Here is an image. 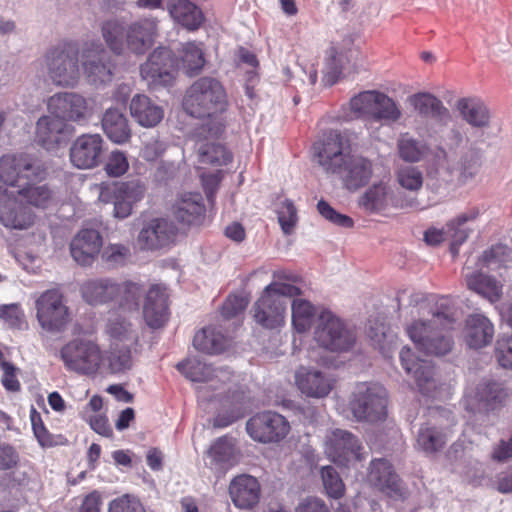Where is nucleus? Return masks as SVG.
I'll return each mask as SVG.
<instances>
[{
	"mask_svg": "<svg viewBox=\"0 0 512 512\" xmlns=\"http://www.w3.org/2000/svg\"><path fill=\"white\" fill-rule=\"evenodd\" d=\"M387 188L379 183L370 187L360 198L359 204L366 211L380 212L386 207Z\"/></svg>",
	"mask_w": 512,
	"mask_h": 512,
	"instance_id": "50",
	"label": "nucleus"
},
{
	"mask_svg": "<svg viewBox=\"0 0 512 512\" xmlns=\"http://www.w3.org/2000/svg\"><path fill=\"white\" fill-rule=\"evenodd\" d=\"M181 62L186 74H197L204 67V53L202 49L195 43H186L182 47Z\"/></svg>",
	"mask_w": 512,
	"mask_h": 512,
	"instance_id": "48",
	"label": "nucleus"
},
{
	"mask_svg": "<svg viewBox=\"0 0 512 512\" xmlns=\"http://www.w3.org/2000/svg\"><path fill=\"white\" fill-rule=\"evenodd\" d=\"M249 436L260 443L283 440L290 431L289 422L279 413L264 411L252 416L246 423Z\"/></svg>",
	"mask_w": 512,
	"mask_h": 512,
	"instance_id": "15",
	"label": "nucleus"
},
{
	"mask_svg": "<svg viewBox=\"0 0 512 512\" xmlns=\"http://www.w3.org/2000/svg\"><path fill=\"white\" fill-rule=\"evenodd\" d=\"M228 493L236 508L250 510L260 501L261 485L256 477L239 474L230 481Z\"/></svg>",
	"mask_w": 512,
	"mask_h": 512,
	"instance_id": "24",
	"label": "nucleus"
},
{
	"mask_svg": "<svg viewBox=\"0 0 512 512\" xmlns=\"http://www.w3.org/2000/svg\"><path fill=\"white\" fill-rule=\"evenodd\" d=\"M292 325L299 333L310 330L316 317V307L308 300L295 298L291 304Z\"/></svg>",
	"mask_w": 512,
	"mask_h": 512,
	"instance_id": "45",
	"label": "nucleus"
},
{
	"mask_svg": "<svg viewBox=\"0 0 512 512\" xmlns=\"http://www.w3.org/2000/svg\"><path fill=\"white\" fill-rule=\"evenodd\" d=\"M50 114L68 122L81 124L93 114L90 99L76 92H59L52 95L47 102Z\"/></svg>",
	"mask_w": 512,
	"mask_h": 512,
	"instance_id": "12",
	"label": "nucleus"
},
{
	"mask_svg": "<svg viewBox=\"0 0 512 512\" xmlns=\"http://www.w3.org/2000/svg\"><path fill=\"white\" fill-rule=\"evenodd\" d=\"M362 450L363 447L358 438L346 430L335 429L326 440L325 452L334 463L340 466L348 467L351 461L365 459Z\"/></svg>",
	"mask_w": 512,
	"mask_h": 512,
	"instance_id": "18",
	"label": "nucleus"
},
{
	"mask_svg": "<svg viewBox=\"0 0 512 512\" xmlns=\"http://www.w3.org/2000/svg\"><path fill=\"white\" fill-rule=\"evenodd\" d=\"M466 283L470 290L487 298L490 302H496L501 298L502 286L491 276L474 272L466 275Z\"/></svg>",
	"mask_w": 512,
	"mask_h": 512,
	"instance_id": "43",
	"label": "nucleus"
},
{
	"mask_svg": "<svg viewBox=\"0 0 512 512\" xmlns=\"http://www.w3.org/2000/svg\"><path fill=\"white\" fill-rule=\"evenodd\" d=\"M140 73L150 86H169L177 74V60L172 50L156 48L140 67Z\"/></svg>",
	"mask_w": 512,
	"mask_h": 512,
	"instance_id": "14",
	"label": "nucleus"
},
{
	"mask_svg": "<svg viewBox=\"0 0 512 512\" xmlns=\"http://www.w3.org/2000/svg\"><path fill=\"white\" fill-rule=\"evenodd\" d=\"M399 156L402 160L409 163L421 161L427 154L428 146L408 135L402 134L397 141Z\"/></svg>",
	"mask_w": 512,
	"mask_h": 512,
	"instance_id": "47",
	"label": "nucleus"
},
{
	"mask_svg": "<svg viewBox=\"0 0 512 512\" xmlns=\"http://www.w3.org/2000/svg\"><path fill=\"white\" fill-rule=\"evenodd\" d=\"M101 32L107 46L117 55L125 50L143 55L154 44L158 34V21L155 18H143L125 25L118 19L102 23Z\"/></svg>",
	"mask_w": 512,
	"mask_h": 512,
	"instance_id": "4",
	"label": "nucleus"
},
{
	"mask_svg": "<svg viewBox=\"0 0 512 512\" xmlns=\"http://www.w3.org/2000/svg\"><path fill=\"white\" fill-rule=\"evenodd\" d=\"M60 357L67 370L86 376L96 374L102 362L98 344L84 339H74L65 344L60 350Z\"/></svg>",
	"mask_w": 512,
	"mask_h": 512,
	"instance_id": "11",
	"label": "nucleus"
},
{
	"mask_svg": "<svg viewBox=\"0 0 512 512\" xmlns=\"http://www.w3.org/2000/svg\"><path fill=\"white\" fill-rule=\"evenodd\" d=\"M387 404L385 388L376 383H358L349 398V409L356 420L370 423L385 420Z\"/></svg>",
	"mask_w": 512,
	"mask_h": 512,
	"instance_id": "8",
	"label": "nucleus"
},
{
	"mask_svg": "<svg viewBox=\"0 0 512 512\" xmlns=\"http://www.w3.org/2000/svg\"><path fill=\"white\" fill-rule=\"evenodd\" d=\"M207 455L212 468L227 472L239 463L240 451L234 440L228 436L217 438L209 447Z\"/></svg>",
	"mask_w": 512,
	"mask_h": 512,
	"instance_id": "31",
	"label": "nucleus"
},
{
	"mask_svg": "<svg viewBox=\"0 0 512 512\" xmlns=\"http://www.w3.org/2000/svg\"><path fill=\"white\" fill-rule=\"evenodd\" d=\"M82 66L88 81L94 84L111 81L115 69V64L102 44L96 41L85 43Z\"/></svg>",
	"mask_w": 512,
	"mask_h": 512,
	"instance_id": "17",
	"label": "nucleus"
},
{
	"mask_svg": "<svg viewBox=\"0 0 512 512\" xmlns=\"http://www.w3.org/2000/svg\"><path fill=\"white\" fill-rule=\"evenodd\" d=\"M206 207L199 192H186L180 194L173 205V215L186 225L200 224L205 217Z\"/></svg>",
	"mask_w": 512,
	"mask_h": 512,
	"instance_id": "30",
	"label": "nucleus"
},
{
	"mask_svg": "<svg viewBox=\"0 0 512 512\" xmlns=\"http://www.w3.org/2000/svg\"><path fill=\"white\" fill-rule=\"evenodd\" d=\"M36 318L48 332H61L69 322V310L57 289L44 291L35 302Z\"/></svg>",
	"mask_w": 512,
	"mask_h": 512,
	"instance_id": "13",
	"label": "nucleus"
},
{
	"mask_svg": "<svg viewBox=\"0 0 512 512\" xmlns=\"http://www.w3.org/2000/svg\"><path fill=\"white\" fill-rule=\"evenodd\" d=\"M227 93L216 78L204 76L195 80L185 91L182 107L198 119L213 118L226 111Z\"/></svg>",
	"mask_w": 512,
	"mask_h": 512,
	"instance_id": "5",
	"label": "nucleus"
},
{
	"mask_svg": "<svg viewBox=\"0 0 512 512\" xmlns=\"http://www.w3.org/2000/svg\"><path fill=\"white\" fill-rule=\"evenodd\" d=\"M511 253L510 248L502 243H497L486 249L479 258V262L484 266L492 264H501L506 261Z\"/></svg>",
	"mask_w": 512,
	"mask_h": 512,
	"instance_id": "57",
	"label": "nucleus"
},
{
	"mask_svg": "<svg viewBox=\"0 0 512 512\" xmlns=\"http://www.w3.org/2000/svg\"><path fill=\"white\" fill-rule=\"evenodd\" d=\"M103 153V138L99 134H82L70 148L71 163L79 169L98 166Z\"/></svg>",
	"mask_w": 512,
	"mask_h": 512,
	"instance_id": "22",
	"label": "nucleus"
},
{
	"mask_svg": "<svg viewBox=\"0 0 512 512\" xmlns=\"http://www.w3.org/2000/svg\"><path fill=\"white\" fill-rule=\"evenodd\" d=\"M317 210L323 218L337 226L351 228L354 225V221L351 217L337 212L323 199L318 201Z\"/></svg>",
	"mask_w": 512,
	"mask_h": 512,
	"instance_id": "54",
	"label": "nucleus"
},
{
	"mask_svg": "<svg viewBox=\"0 0 512 512\" xmlns=\"http://www.w3.org/2000/svg\"><path fill=\"white\" fill-rule=\"evenodd\" d=\"M30 420L35 437L43 447L53 445V436L46 429L41 414L32 406L30 411Z\"/></svg>",
	"mask_w": 512,
	"mask_h": 512,
	"instance_id": "59",
	"label": "nucleus"
},
{
	"mask_svg": "<svg viewBox=\"0 0 512 512\" xmlns=\"http://www.w3.org/2000/svg\"><path fill=\"white\" fill-rule=\"evenodd\" d=\"M23 317V311L18 304L0 306V318L11 328H20Z\"/></svg>",
	"mask_w": 512,
	"mask_h": 512,
	"instance_id": "64",
	"label": "nucleus"
},
{
	"mask_svg": "<svg viewBox=\"0 0 512 512\" xmlns=\"http://www.w3.org/2000/svg\"><path fill=\"white\" fill-rule=\"evenodd\" d=\"M144 289L139 283L127 280L117 283L113 303L124 313L138 312Z\"/></svg>",
	"mask_w": 512,
	"mask_h": 512,
	"instance_id": "40",
	"label": "nucleus"
},
{
	"mask_svg": "<svg viewBox=\"0 0 512 512\" xmlns=\"http://www.w3.org/2000/svg\"><path fill=\"white\" fill-rule=\"evenodd\" d=\"M448 434L442 427L429 422L420 426L416 437V447L426 455H434L447 444Z\"/></svg>",
	"mask_w": 512,
	"mask_h": 512,
	"instance_id": "37",
	"label": "nucleus"
},
{
	"mask_svg": "<svg viewBox=\"0 0 512 512\" xmlns=\"http://www.w3.org/2000/svg\"><path fill=\"white\" fill-rule=\"evenodd\" d=\"M97 190L100 202L114 205V217L125 219L132 214L134 206L144 199L147 189L142 180L130 179L101 182Z\"/></svg>",
	"mask_w": 512,
	"mask_h": 512,
	"instance_id": "7",
	"label": "nucleus"
},
{
	"mask_svg": "<svg viewBox=\"0 0 512 512\" xmlns=\"http://www.w3.org/2000/svg\"><path fill=\"white\" fill-rule=\"evenodd\" d=\"M400 361L405 372L415 380L419 391L423 395H429L430 391L435 388L432 363L416 357L409 347H403L400 351Z\"/></svg>",
	"mask_w": 512,
	"mask_h": 512,
	"instance_id": "25",
	"label": "nucleus"
},
{
	"mask_svg": "<svg viewBox=\"0 0 512 512\" xmlns=\"http://www.w3.org/2000/svg\"><path fill=\"white\" fill-rule=\"evenodd\" d=\"M321 478L325 492L329 497L339 499L344 495L345 485L334 467H322Z\"/></svg>",
	"mask_w": 512,
	"mask_h": 512,
	"instance_id": "51",
	"label": "nucleus"
},
{
	"mask_svg": "<svg viewBox=\"0 0 512 512\" xmlns=\"http://www.w3.org/2000/svg\"><path fill=\"white\" fill-rule=\"evenodd\" d=\"M495 357L500 366L512 369V335H502L495 345Z\"/></svg>",
	"mask_w": 512,
	"mask_h": 512,
	"instance_id": "58",
	"label": "nucleus"
},
{
	"mask_svg": "<svg viewBox=\"0 0 512 512\" xmlns=\"http://www.w3.org/2000/svg\"><path fill=\"white\" fill-rule=\"evenodd\" d=\"M479 167L480 161L477 153L473 152L469 155H465L459 164L458 180L460 182H466L478 172Z\"/></svg>",
	"mask_w": 512,
	"mask_h": 512,
	"instance_id": "63",
	"label": "nucleus"
},
{
	"mask_svg": "<svg viewBox=\"0 0 512 512\" xmlns=\"http://www.w3.org/2000/svg\"><path fill=\"white\" fill-rule=\"evenodd\" d=\"M314 339L321 347L333 352L348 351L355 343L353 332L328 309H322L317 316Z\"/></svg>",
	"mask_w": 512,
	"mask_h": 512,
	"instance_id": "10",
	"label": "nucleus"
},
{
	"mask_svg": "<svg viewBox=\"0 0 512 512\" xmlns=\"http://www.w3.org/2000/svg\"><path fill=\"white\" fill-rule=\"evenodd\" d=\"M176 227L166 219H152L143 227L138 235V243L142 249L157 250L173 241Z\"/></svg>",
	"mask_w": 512,
	"mask_h": 512,
	"instance_id": "27",
	"label": "nucleus"
},
{
	"mask_svg": "<svg viewBox=\"0 0 512 512\" xmlns=\"http://www.w3.org/2000/svg\"><path fill=\"white\" fill-rule=\"evenodd\" d=\"M408 101L420 115L425 117H440L448 112L441 100L430 93L413 94L409 96Z\"/></svg>",
	"mask_w": 512,
	"mask_h": 512,
	"instance_id": "46",
	"label": "nucleus"
},
{
	"mask_svg": "<svg viewBox=\"0 0 512 512\" xmlns=\"http://www.w3.org/2000/svg\"><path fill=\"white\" fill-rule=\"evenodd\" d=\"M227 338L215 327L209 326L198 331L193 338V346L206 354H219L226 348Z\"/></svg>",
	"mask_w": 512,
	"mask_h": 512,
	"instance_id": "42",
	"label": "nucleus"
},
{
	"mask_svg": "<svg viewBox=\"0 0 512 512\" xmlns=\"http://www.w3.org/2000/svg\"><path fill=\"white\" fill-rule=\"evenodd\" d=\"M73 128L60 118L50 115L41 116L36 122L35 141L44 149H58L68 142Z\"/></svg>",
	"mask_w": 512,
	"mask_h": 512,
	"instance_id": "20",
	"label": "nucleus"
},
{
	"mask_svg": "<svg viewBox=\"0 0 512 512\" xmlns=\"http://www.w3.org/2000/svg\"><path fill=\"white\" fill-rule=\"evenodd\" d=\"M232 161V154L220 144H205L199 150V162L215 166L227 165Z\"/></svg>",
	"mask_w": 512,
	"mask_h": 512,
	"instance_id": "49",
	"label": "nucleus"
},
{
	"mask_svg": "<svg viewBox=\"0 0 512 512\" xmlns=\"http://www.w3.org/2000/svg\"><path fill=\"white\" fill-rule=\"evenodd\" d=\"M76 42L61 41L46 54L48 75L58 86H74L80 78Z\"/></svg>",
	"mask_w": 512,
	"mask_h": 512,
	"instance_id": "9",
	"label": "nucleus"
},
{
	"mask_svg": "<svg viewBox=\"0 0 512 512\" xmlns=\"http://www.w3.org/2000/svg\"><path fill=\"white\" fill-rule=\"evenodd\" d=\"M456 108L462 118L471 126L485 128L490 124V111L479 98L464 97L456 102Z\"/></svg>",
	"mask_w": 512,
	"mask_h": 512,
	"instance_id": "39",
	"label": "nucleus"
},
{
	"mask_svg": "<svg viewBox=\"0 0 512 512\" xmlns=\"http://www.w3.org/2000/svg\"><path fill=\"white\" fill-rule=\"evenodd\" d=\"M129 169V162L124 152L113 151L105 165V170L108 175L113 177H120L124 175Z\"/></svg>",
	"mask_w": 512,
	"mask_h": 512,
	"instance_id": "60",
	"label": "nucleus"
},
{
	"mask_svg": "<svg viewBox=\"0 0 512 512\" xmlns=\"http://www.w3.org/2000/svg\"><path fill=\"white\" fill-rule=\"evenodd\" d=\"M399 185L409 191H418L423 186V173L417 167L403 166L396 171Z\"/></svg>",
	"mask_w": 512,
	"mask_h": 512,
	"instance_id": "52",
	"label": "nucleus"
},
{
	"mask_svg": "<svg viewBox=\"0 0 512 512\" xmlns=\"http://www.w3.org/2000/svg\"><path fill=\"white\" fill-rule=\"evenodd\" d=\"M367 480L382 492L401 493L400 479L392 464L386 459L380 458L371 461Z\"/></svg>",
	"mask_w": 512,
	"mask_h": 512,
	"instance_id": "32",
	"label": "nucleus"
},
{
	"mask_svg": "<svg viewBox=\"0 0 512 512\" xmlns=\"http://www.w3.org/2000/svg\"><path fill=\"white\" fill-rule=\"evenodd\" d=\"M107 333L116 340H127L130 339L131 324L124 318L110 317L108 319Z\"/></svg>",
	"mask_w": 512,
	"mask_h": 512,
	"instance_id": "61",
	"label": "nucleus"
},
{
	"mask_svg": "<svg viewBox=\"0 0 512 512\" xmlns=\"http://www.w3.org/2000/svg\"><path fill=\"white\" fill-rule=\"evenodd\" d=\"M46 176L40 162L26 153L4 155L0 158V179L19 187L18 195L35 207L45 208L53 197L47 185H37Z\"/></svg>",
	"mask_w": 512,
	"mask_h": 512,
	"instance_id": "2",
	"label": "nucleus"
},
{
	"mask_svg": "<svg viewBox=\"0 0 512 512\" xmlns=\"http://www.w3.org/2000/svg\"><path fill=\"white\" fill-rule=\"evenodd\" d=\"M32 210L6 188L0 187V223L9 229L24 230L34 223Z\"/></svg>",
	"mask_w": 512,
	"mask_h": 512,
	"instance_id": "19",
	"label": "nucleus"
},
{
	"mask_svg": "<svg viewBox=\"0 0 512 512\" xmlns=\"http://www.w3.org/2000/svg\"><path fill=\"white\" fill-rule=\"evenodd\" d=\"M129 108L132 118L145 128L157 126L164 117L163 108L144 94L133 96Z\"/></svg>",
	"mask_w": 512,
	"mask_h": 512,
	"instance_id": "33",
	"label": "nucleus"
},
{
	"mask_svg": "<svg viewBox=\"0 0 512 512\" xmlns=\"http://www.w3.org/2000/svg\"><path fill=\"white\" fill-rule=\"evenodd\" d=\"M295 382L302 394L311 398H325L334 388L336 380L319 370L300 369Z\"/></svg>",
	"mask_w": 512,
	"mask_h": 512,
	"instance_id": "28",
	"label": "nucleus"
},
{
	"mask_svg": "<svg viewBox=\"0 0 512 512\" xmlns=\"http://www.w3.org/2000/svg\"><path fill=\"white\" fill-rule=\"evenodd\" d=\"M437 309L429 321H414L407 328L410 339L417 349L428 355L442 356L448 354L454 341L450 331L454 329L456 319L449 301L441 298Z\"/></svg>",
	"mask_w": 512,
	"mask_h": 512,
	"instance_id": "3",
	"label": "nucleus"
},
{
	"mask_svg": "<svg viewBox=\"0 0 512 512\" xmlns=\"http://www.w3.org/2000/svg\"><path fill=\"white\" fill-rule=\"evenodd\" d=\"M117 282L109 278L91 279L81 286V294L85 302L99 305L113 302Z\"/></svg>",
	"mask_w": 512,
	"mask_h": 512,
	"instance_id": "38",
	"label": "nucleus"
},
{
	"mask_svg": "<svg viewBox=\"0 0 512 512\" xmlns=\"http://www.w3.org/2000/svg\"><path fill=\"white\" fill-rule=\"evenodd\" d=\"M494 334V325L483 314L475 313L466 318L463 337L470 348L481 349L488 346Z\"/></svg>",
	"mask_w": 512,
	"mask_h": 512,
	"instance_id": "29",
	"label": "nucleus"
},
{
	"mask_svg": "<svg viewBox=\"0 0 512 512\" xmlns=\"http://www.w3.org/2000/svg\"><path fill=\"white\" fill-rule=\"evenodd\" d=\"M351 147V139L346 132L329 130L314 148L319 165L327 173L338 175L343 186L354 192L369 183L373 166L369 159L351 154Z\"/></svg>",
	"mask_w": 512,
	"mask_h": 512,
	"instance_id": "1",
	"label": "nucleus"
},
{
	"mask_svg": "<svg viewBox=\"0 0 512 512\" xmlns=\"http://www.w3.org/2000/svg\"><path fill=\"white\" fill-rule=\"evenodd\" d=\"M109 512H146L141 501L132 495L125 494L109 503Z\"/></svg>",
	"mask_w": 512,
	"mask_h": 512,
	"instance_id": "56",
	"label": "nucleus"
},
{
	"mask_svg": "<svg viewBox=\"0 0 512 512\" xmlns=\"http://www.w3.org/2000/svg\"><path fill=\"white\" fill-rule=\"evenodd\" d=\"M360 51L353 46V39L346 37L343 45H333L325 59L323 82L327 86L334 85L346 69H356Z\"/></svg>",
	"mask_w": 512,
	"mask_h": 512,
	"instance_id": "16",
	"label": "nucleus"
},
{
	"mask_svg": "<svg viewBox=\"0 0 512 512\" xmlns=\"http://www.w3.org/2000/svg\"><path fill=\"white\" fill-rule=\"evenodd\" d=\"M167 9L175 22L188 30H197L203 23V13L189 0H168Z\"/></svg>",
	"mask_w": 512,
	"mask_h": 512,
	"instance_id": "35",
	"label": "nucleus"
},
{
	"mask_svg": "<svg viewBox=\"0 0 512 512\" xmlns=\"http://www.w3.org/2000/svg\"><path fill=\"white\" fill-rule=\"evenodd\" d=\"M253 317L265 329L280 328L285 324L286 303L264 289L253 305Z\"/></svg>",
	"mask_w": 512,
	"mask_h": 512,
	"instance_id": "21",
	"label": "nucleus"
},
{
	"mask_svg": "<svg viewBox=\"0 0 512 512\" xmlns=\"http://www.w3.org/2000/svg\"><path fill=\"white\" fill-rule=\"evenodd\" d=\"M103 240L95 229L80 230L70 243L72 258L81 266H90L97 259Z\"/></svg>",
	"mask_w": 512,
	"mask_h": 512,
	"instance_id": "26",
	"label": "nucleus"
},
{
	"mask_svg": "<svg viewBox=\"0 0 512 512\" xmlns=\"http://www.w3.org/2000/svg\"><path fill=\"white\" fill-rule=\"evenodd\" d=\"M506 397L507 391L495 381L480 383L475 393V398L486 411H493L502 406Z\"/></svg>",
	"mask_w": 512,
	"mask_h": 512,
	"instance_id": "44",
	"label": "nucleus"
},
{
	"mask_svg": "<svg viewBox=\"0 0 512 512\" xmlns=\"http://www.w3.org/2000/svg\"><path fill=\"white\" fill-rule=\"evenodd\" d=\"M480 215V209L473 207L446 223L447 233H449L451 237L450 251L454 256L457 255L459 247L468 239L472 231L463 226L468 222L476 221Z\"/></svg>",
	"mask_w": 512,
	"mask_h": 512,
	"instance_id": "36",
	"label": "nucleus"
},
{
	"mask_svg": "<svg viewBox=\"0 0 512 512\" xmlns=\"http://www.w3.org/2000/svg\"><path fill=\"white\" fill-rule=\"evenodd\" d=\"M278 221L284 234L289 235L293 231L297 221V209L292 200H284L278 211Z\"/></svg>",
	"mask_w": 512,
	"mask_h": 512,
	"instance_id": "53",
	"label": "nucleus"
},
{
	"mask_svg": "<svg viewBox=\"0 0 512 512\" xmlns=\"http://www.w3.org/2000/svg\"><path fill=\"white\" fill-rule=\"evenodd\" d=\"M177 370L187 379L193 382L210 383L209 388L217 389L218 386L212 384L213 377L219 378L223 374L222 370H215L210 365L201 362L198 359H185L176 365Z\"/></svg>",
	"mask_w": 512,
	"mask_h": 512,
	"instance_id": "41",
	"label": "nucleus"
},
{
	"mask_svg": "<svg viewBox=\"0 0 512 512\" xmlns=\"http://www.w3.org/2000/svg\"><path fill=\"white\" fill-rule=\"evenodd\" d=\"M101 125L106 136L116 144L127 143L132 135L124 110L108 108L104 112Z\"/></svg>",
	"mask_w": 512,
	"mask_h": 512,
	"instance_id": "34",
	"label": "nucleus"
},
{
	"mask_svg": "<svg viewBox=\"0 0 512 512\" xmlns=\"http://www.w3.org/2000/svg\"><path fill=\"white\" fill-rule=\"evenodd\" d=\"M351 112L381 125H392L402 118L400 105L384 92L366 90L353 96L349 102Z\"/></svg>",
	"mask_w": 512,
	"mask_h": 512,
	"instance_id": "6",
	"label": "nucleus"
},
{
	"mask_svg": "<svg viewBox=\"0 0 512 512\" xmlns=\"http://www.w3.org/2000/svg\"><path fill=\"white\" fill-rule=\"evenodd\" d=\"M168 300L165 286L161 284L150 286L143 305V317L149 327L161 328L168 322L170 316Z\"/></svg>",
	"mask_w": 512,
	"mask_h": 512,
	"instance_id": "23",
	"label": "nucleus"
},
{
	"mask_svg": "<svg viewBox=\"0 0 512 512\" xmlns=\"http://www.w3.org/2000/svg\"><path fill=\"white\" fill-rule=\"evenodd\" d=\"M248 301L240 295H229L221 308V314L225 319H231L241 314L247 307Z\"/></svg>",
	"mask_w": 512,
	"mask_h": 512,
	"instance_id": "62",
	"label": "nucleus"
},
{
	"mask_svg": "<svg viewBox=\"0 0 512 512\" xmlns=\"http://www.w3.org/2000/svg\"><path fill=\"white\" fill-rule=\"evenodd\" d=\"M109 368L113 373L124 372L132 366L131 350L128 347L112 349L108 356Z\"/></svg>",
	"mask_w": 512,
	"mask_h": 512,
	"instance_id": "55",
	"label": "nucleus"
}]
</instances>
